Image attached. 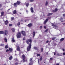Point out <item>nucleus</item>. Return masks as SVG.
I'll return each mask as SVG.
<instances>
[{"mask_svg": "<svg viewBox=\"0 0 65 65\" xmlns=\"http://www.w3.org/2000/svg\"><path fill=\"white\" fill-rule=\"evenodd\" d=\"M29 42L30 43L29 44L28 46L27 47V51H30L31 46H32V43H31L32 42V40L31 39H27V40L26 41V43L28 44L29 43Z\"/></svg>", "mask_w": 65, "mask_h": 65, "instance_id": "nucleus-1", "label": "nucleus"}, {"mask_svg": "<svg viewBox=\"0 0 65 65\" xmlns=\"http://www.w3.org/2000/svg\"><path fill=\"white\" fill-rule=\"evenodd\" d=\"M8 31L7 30H5L4 32L3 31H0V34H5V35H6L7 34H8Z\"/></svg>", "mask_w": 65, "mask_h": 65, "instance_id": "nucleus-2", "label": "nucleus"}, {"mask_svg": "<svg viewBox=\"0 0 65 65\" xmlns=\"http://www.w3.org/2000/svg\"><path fill=\"white\" fill-rule=\"evenodd\" d=\"M21 34H22L21 33V32H18L17 35V38H21Z\"/></svg>", "mask_w": 65, "mask_h": 65, "instance_id": "nucleus-3", "label": "nucleus"}, {"mask_svg": "<svg viewBox=\"0 0 65 65\" xmlns=\"http://www.w3.org/2000/svg\"><path fill=\"white\" fill-rule=\"evenodd\" d=\"M50 19H51V17H48L45 21L44 22V24H46L48 22V20H50Z\"/></svg>", "mask_w": 65, "mask_h": 65, "instance_id": "nucleus-4", "label": "nucleus"}, {"mask_svg": "<svg viewBox=\"0 0 65 65\" xmlns=\"http://www.w3.org/2000/svg\"><path fill=\"white\" fill-rule=\"evenodd\" d=\"M22 61L23 62H25V55L23 54V55H22Z\"/></svg>", "mask_w": 65, "mask_h": 65, "instance_id": "nucleus-5", "label": "nucleus"}, {"mask_svg": "<svg viewBox=\"0 0 65 65\" xmlns=\"http://www.w3.org/2000/svg\"><path fill=\"white\" fill-rule=\"evenodd\" d=\"M52 11L53 12H56L58 11V9L57 8H56L55 9L53 10Z\"/></svg>", "mask_w": 65, "mask_h": 65, "instance_id": "nucleus-6", "label": "nucleus"}, {"mask_svg": "<svg viewBox=\"0 0 65 65\" xmlns=\"http://www.w3.org/2000/svg\"><path fill=\"white\" fill-rule=\"evenodd\" d=\"M8 21L6 20L5 21V25H8Z\"/></svg>", "mask_w": 65, "mask_h": 65, "instance_id": "nucleus-7", "label": "nucleus"}, {"mask_svg": "<svg viewBox=\"0 0 65 65\" xmlns=\"http://www.w3.org/2000/svg\"><path fill=\"white\" fill-rule=\"evenodd\" d=\"M30 10L32 13H33V12H34V11L33 10V8L32 7H31V8Z\"/></svg>", "mask_w": 65, "mask_h": 65, "instance_id": "nucleus-8", "label": "nucleus"}, {"mask_svg": "<svg viewBox=\"0 0 65 65\" xmlns=\"http://www.w3.org/2000/svg\"><path fill=\"white\" fill-rule=\"evenodd\" d=\"M21 33L22 35L23 36H25V31H21Z\"/></svg>", "mask_w": 65, "mask_h": 65, "instance_id": "nucleus-9", "label": "nucleus"}, {"mask_svg": "<svg viewBox=\"0 0 65 65\" xmlns=\"http://www.w3.org/2000/svg\"><path fill=\"white\" fill-rule=\"evenodd\" d=\"M13 14H15L17 13V11L16 10H14L13 12Z\"/></svg>", "mask_w": 65, "mask_h": 65, "instance_id": "nucleus-10", "label": "nucleus"}, {"mask_svg": "<svg viewBox=\"0 0 65 65\" xmlns=\"http://www.w3.org/2000/svg\"><path fill=\"white\" fill-rule=\"evenodd\" d=\"M51 24H52V26H53V27H56V24H55V23H52Z\"/></svg>", "mask_w": 65, "mask_h": 65, "instance_id": "nucleus-11", "label": "nucleus"}, {"mask_svg": "<svg viewBox=\"0 0 65 65\" xmlns=\"http://www.w3.org/2000/svg\"><path fill=\"white\" fill-rule=\"evenodd\" d=\"M53 14V13H49L47 15V17H48V16H50V15H51L52 14Z\"/></svg>", "mask_w": 65, "mask_h": 65, "instance_id": "nucleus-12", "label": "nucleus"}, {"mask_svg": "<svg viewBox=\"0 0 65 65\" xmlns=\"http://www.w3.org/2000/svg\"><path fill=\"white\" fill-rule=\"evenodd\" d=\"M17 51H20V49L19 46H17Z\"/></svg>", "mask_w": 65, "mask_h": 65, "instance_id": "nucleus-13", "label": "nucleus"}, {"mask_svg": "<svg viewBox=\"0 0 65 65\" xmlns=\"http://www.w3.org/2000/svg\"><path fill=\"white\" fill-rule=\"evenodd\" d=\"M11 30L13 32H14L15 29L14 28H12L11 29Z\"/></svg>", "mask_w": 65, "mask_h": 65, "instance_id": "nucleus-14", "label": "nucleus"}, {"mask_svg": "<svg viewBox=\"0 0 65 65\" xmlns=\"http://www.w3.org/2000/svg\"><path fill=\"white\" fill-rule=\"evenodd\" d=\"M13 5L14 7H17V4L16 3H14Z\"/></svg>", "mask_w": 65, "mask_h": 65, "instance_id": "nucleus-15", "label": "nucleus"}, {"mask_svg": "<svg viewBox=\"0 0 65 65\" xmlns=\"http://www.w3.org/2000/svg\"><path fill=\"white\" fill-rule=\"evenodd\" d=\"M33 37H35V32L34 31L33 32Z\"/></svg>", "mask_w": 65, "mask_h": 65, "instance_id": "nucleus-16", "label": "nucleus"}, {"mask_svg": "<svg viewBox=\"0 0 65 65\" xmlns=\"http://www.w3.org/2000/svg\"><path fill=\"white\" fill-rule=\"evenodd\" d=\"M9 51H10V52H12V51H13V49H12V48H9Z\"/></svg>", "mask_w": 65, "mask_h": 65, "instance_id": "nucleus-17", "label": "nucleus"}, {"mask_svg": "<svg viewBox=\"0 0 65 65\" xmlns=\"http://www.w3.org/2000/svg\"><path fill=\"white\" fill-rule=\"evenodd\" d=\"M16 4L18 5H19L20 4V1H18L17 2Z\"/></svg>", "mask_w": 65, "mask_h": 65, "instance_id": "nucleus-18", "label": "nucleus"}, {"mask_svg": "<svg viewBox=\"0 0 65 65\" xmlns=\"http://www.w3.org/2000/svg\"><path fill=\"white\" fill-rule=\"evenodd\" d=\"M32 24L31 23H29L28 25V27H31L32 26Z\"/></svg>", "mask_w": 65, "mask_h": 65, "instance_id": "nucleus-19", "label": "nucleus"}, {"mask_svg": "<svg viewBox=\"0 0 65 65\" xmlns=\"http://www.w3.org/2000/svg\"><path fill=\"white\" fill-rule=\"evenodd\" d=\"M9 59L10 60H11L12 59V56H11L9 58Z\"/></svg>", "mask_w": 65, "mask_h": 65, "instance_id": "nucleus-20", "label": "nucleus"}, {"mask_svg": "<svg viewBox=\"0 0 65 65\" xmlns=\"http://www.w3.org/2000/svg\"><path fill=\"white\" fill-rule=\"evenodd\" d=\"M4 15V12L2 11L1 13V16H3Z\"/></svg>", "mask_w": 65, "mask_h": 65, "instance_id": "nucleus-21", "label": "nucleus"}, {"mask_svg": "<svg viewBox=\"0 0 65 65\" xmlns=\"http://www.w3.org/2000/svg\"><path fill=\"white\" fill-rule=\"evenodd\" d=\"M34 48L35 50H38V49L37 48V47H34Z\"/></svg>", "mask_w": 65, "mask_h": 65, "instance_id": "nucleus-22", "label": "nucleus"}, {"mask_svg": "<svg viewBox=\"0 0 65 65\" xmlns=\"http://www.w3.org/2000/svg\"><path fill=\"white\" fill-rule=\"evenodd\" d=\"M25 5H26V6H27V7H28V6H29V3H25Z\"/></svg>", "mask_w": 65, "mask_h": 65, "instance_id": "nucleus-23", "label": "nucleus"}, {"mask_svg": "<svg viewBox=\"0 0 65 65\" xmlns=\"http://www.w3.org/2000/svg\"><path fill=\"white\" fill-rule=\"evenodd\" d=\"M64 40V38H62L61 39H60V41H61H61H63V40Z\"/></svg>", "mask_w": 65, "mask_h": 65, "instance_id": "nucleus-24", "label": "nucleus"}, {"mask_svg": "<svg viewBox=\"0 0 65 65\" xmlns=\"http://www.w3.org/2000/svg\"><path fill=\"white\" fill-rule=\"evenodd\" d=\"M14 17H11V21H13V20H14Z\"/></svg>", "mask_w": 65, "mask_h": 65, "instance_id": "nucleus-25", "label": "nucleus"}, {"mask_svg": "<svg viewBox=\"0 0 65 65\" xmlns=\"http://www.w3.org/2000/svg\"><path fill=\"white\" fill-rule=\"evenodd\" d=\"M32 58H30V59H29V62H33V61H32Z\"/></svg>", "mask_w": 65, "mask_h": 65, "instance_id": "nucleus-26", "label": "nucleus"}, {"mask_svg": "<svg viewBox=\"0 0 65 65\" xmlns=\"http://www.w3.org/2000/svg\"><path fill=\"white\" fill-rule=\"evenodd\" d=\"M4 40L6 42L7 41V38H5L4 39Z\"/></svg>", "mask_w": 65, "mask_h": 65, "instance_id": "nucleus-27", "label": "nucleus"}, {"mask_svg": "<svg viewBox=\"0 0 65 65\" xmlns=\"http://www.w3.org/2000/svg\"><path fill=\"white\" fill-rule=\"evenodd\" d=\"M20 25H21V23H20V22H18L17 24V26H20Z\"/></svg>", "mask_w": 65, "mask_h": 65, "instance_id": "nucleus-28", "label": "nucleus"}, {"mask_svg": "<svg viewBox=\"0 0 65 65\" xmlns=\"http://www.w3.org/2000/svg\"><path fill=\"white\" fill-rule=\"evenodd\" d=\"M48 31V29H47L46 30H45L44 32H47Z\"/></svg>", "mask_w": 65, "mask_h": 65, "instance_id": "nucleus-29", "label": "nucleus"}, {"mask_svg": "<svg viewBox=\"0 0 65 65\" xmlns=\"http://www.w3.org/2000/svg\"><path fill=\"white\" fill-rule=\"evenodd\" d=\"M32 63H33V62H32V61H31L30 63H29V65H32Z\"/></svg>", "mask_w": 65, "mask_h": 65, "instance_id": "nucleus-30", "label": "nucleus"}, {"mask_svg": "<svg viewBox=\"0 0 65 65\" xmlns=\"http://www.w3.org/2000/svg\"><path fill=\"white\" fill-rule=\"evenodd\" d=\"M55 38H56V37H54V38H52V40H55V39H56Z\"/></svg>", "mask_w": 65, "mask_h": 65, "instance_id": "nucleus-31", "label": "nucleus"}, {"mask_svg": "<svg viewBox=\"0 0 65 65\" xmlns=\"http://www.w3.org/2000/svg\"><path fill=\"white\" fill-rule=\"evenodd\" d=\"M48 4V2H47V1H46V4H45V6H46Z\"/></svg>", "mask_w": 65, "mask_h": 65, "instance_id": "nucleus-32", "label": "nucleus"}, {"mask_svg": "<svg viewBox=\"0 0 65 65\" xmlns=\"http://www.w3.org/2000/svg\"><path fill=\"white\" fill-rule=\"evenodd\" d=\"M43 48H42L41 49V52H43Z\"/></svg>", "mask_w": 65, "mask_h": 65, "instance_id": "nucleus-33", "label": "nucleus"}, {"mask_svg": "<svg viewBox=\"0 0 65 65\" xmlns=\"http://www.w3.org/2000/svg\"><path fill=\"white\" fill-rule=\"evenodd\" d=\"M37 57H39L40 56V54H37Z\"/></svg>", "mask_w": 65, "mask_h": 65, "instance_id": "nucleus-34", "label": "nucleus"}, {"mask_svg": "<svg viewBox=\"0 0 65 65\" xmlns=\"http://www.w3.org/2000/svg\"><path fill=\"white\" fill-rule=\"evenodd\" d=\"M8 48V46L7 45H6L5 46V48Z\"/></svg>", "mask_w": 65, "mask_h": 65, "instance_id": "nucleus-35", "label": "nucleus"}, {"mask_svg": "<svg viewBox=\"0 0 65 65\" xmlns=\"http://www.w3.org/2000/svg\"><path fill=\"white\" fill-rule=\"evenodd\" d=\"M42 60V57H41L40 58V61H41Z\"/></svg>", "mask_w": 65, "mask_h": 65, "instance_id": "nucleus-36", "label": "nucleus"}, {"mask_svg": "<svg viewBox=\"0 0 65 65\" xmlns=\"http://www.w3.org/2000/svg\"><path fill=\"white\" fill-rule=\"evenodd\" d=\"M12 42H15V41L14 40H12Z\"/></svg>", "mask_w": 65, "mask_h": 65, "instance_id": "nucleus-37", "label": "nucleus"}, {"mask_svg": "<svg viewBox=\"0 0 65 65\" xmlns=\"http://www.w3.org/2000/svg\"><path fill=\"white\" fill-rule=\"evenodd\" d=\"M25 62H27V59L25 58Z\"/></svg>", "mask_w": 65, "mask_h": 65, "instance_id": "nucleus-38", "label": "nucleus"}, {"mask_svg": "<svg viewBox=\"0 0 65 65\" xmlns=\"http://www.w3.org/2000/svg\"><path fill=\"white\" fill-rule=\"evenodd\" d=\"M4 44H1V46H4Z\"/></svg>", "mask_w": 65, "mask_h": 65, "instance_id": "nucleus-39", "label": "nucleus"}, {"mask_svg": "<svg viewBox=\"0 0 65 65\" xmlns=\"http://www.w3.org/2000/svg\"><path fill=\"white\" fill-rule=\"evenodd\" d=\"M12 26V24H9V26L10 27V26Z\"/></svg>", "mask_w": 65, "mask_h": 65, "instance_id": "nucleus-40", "label": "nucleus"}, {"mask_svg": "<svg viewBox=\"0 0 65 65\" xmlns=\"http://www.w3.org/2000/svg\"><path fill=\"white\" fill-rule=\"evenodd\" d=\"M18 63L15 62V65H18Z\"/></svg>", "mask_w": 65, "mask_h": 65, "instance_id": "nucleus-41", "label": "nucleus"}, {"mask_svg": "<svg viewBox=\"0 0 65 65\" xmlns=\"http://www.w3.org/2000/svg\"><path fill=\"white\" fill-rule=\"evenodd\" d=\"M40 29H42V26H40Z\"/></svg>", "mask_w": 65, "mask_h": 65, "instance_id": "nucleus-42", "label": "nucleus"}, {"mask_svg": "<svg viewBox=\"0 0 65 65\" xmlns=\"http://www.w3.org/2000/svg\"><path fill=\"white\" fill-rule=\"evenodd\" d=\"M30 2H33L34 0H30Z\"/></svg>", "mask_w": 65, "mask_h": 65, "instance_id": "nucleus-43", "label": "nucleus"}, {"mask_svg": "<svg viewBox=\"0 0 65 65\" xmlns=\"http://www.w3.org/2000/svg\"><path fill=\"white\" fill-rule=\"evenodd\" d=\"M50 60L51 61H52V60H53V58H51L50 59Z\"/></svg>", "mask_w": 65, "mask_h": 65, "instance_id": "nucleus-44", "label": "nucleus"}, {"mask_svg": "<svg viewBox=\"0 0 65 65\" xmlns=\"http://www.w3.org/2000/svg\"><path fill=\"white\" fill-rule=\"evenodd\" d=\"M44 29H46V26H44Z\"/></svg>", "mask_w": 65, "mask_h": 65, "instance_id": "nucleus-45", "label": "nucleus"}, {"mask_svg": "<svg viewBox=\"0 0 65 65\" xmlns=\"http://www.w3.org/2000/svg\"><path fill=\"white\" fill-rule=\"evenodd\" d=\"M2 7V5L0 4V8H1Z\"/></svg>", "mask_w": 65, "mask_h": 65, "instance_id": "nucleus-46", "label": "nucleus"}, {"mask_svg": "<svg viewBox=\"0 0 65 65\" xmlns=\"http://www.w3.org/2000/svg\"><path fill=\"white\" fill-rule=\"evenodd\" d=\"M63 17H64V18H65V14H63Z\"/></svg>", "mask_w": 65, "mask_h": 65, "instance_id": "nucleus-47", "label": "nucleus"}, {"mask_svg": "<svg viewBox=\"0 0 65 65\" xmlns=\"http://www.w3.org/2000/svg\"><path fill=\"white\" fill-rule=\"evenodd\" d=\"M9 51V50L8 49L7 50H6V52H7H7H8Z\"/></svg>", "mask_w": 65, "mask_h": 65, "instance_id": "nucleus-48", "label": "nucleus"}, {"mask_svg": "<svg viewBox=\"0 0 65 65\" xmlns=\"http://www.w3.org/2000/svg\"><path fill=\"white\" fill-rule=\"evenodd\" d=\"M63 55H65V52H64L63 53Z\"/></svg>", "mask_w": 65, "mask_h": 65, "instance_id": "nucleus-49", "label": "nucleus"}, {"mask_svg": "<svg viewBox=\"0 0 65 65\" xmlns=\"http://www.w3.org/2000/svg\"><path fill=\"white\" fill-rule=\"evenodd\" d=\"M46 43H48V40H47L46 42Z\"/></svg>", "mask_w": 65, "mask_h": 65, "instance_id": "nucleus-50", "label": "nucleus"}, {"mask_svg": "<svg viewBox=\"0 0 65 65\" xmlns=\"http://www.w3.org/2000/svg\"><path fill=\"white\" fill-rule=\"evenodd\" d=\"M10 9H9L8 10H7V11H9V10H10Z\"/></svg>", "mask_w": 65, "mask_h": 65, "instance_id": "nucleus-51", "label": "nucleus"}, {"mask_svg": "<svg viewBox=\"0 0 65 65\" xmlns=\"http://www.w3.org/2000/svg\"><path fill=\"white\" fill-rule=\"evenodd\" d=\"M62 51H65V50H64V48H62Z\"/></svg>", "mask_w": 65, "mask_h": 65, "instance_id": "nucleus-52", "label": "nucleus"}, {"mask_svg": "<svg viewBox=\"0 0 65 65\" xmlns=\"http://www.w3.org/2000/svg\"><path fill=\"white\" fill-rule=\"evenodd\" d=\"M63 18H61L60 19V21L62 20H63Z\"/></svg>", "mask_w": 65, "mask_h": 65, "instance_id": "nucleus-53", "label": "nucleus"}, {"mask_svg": "<svg viewBox=\"0 0 65 65\" xmlns=\"http://www.w3.org/2000/svg\"><path fill=\"white\" fill-rule=\"evenodd\" d=\"M26 12H28V11L27 10H26Z\"/></svg>", "mask_w": 65, "mask_h": 65, "instance_id": "nucleus-54", "label": "nucleus"}, {"mask_svg": "<svg viewBox=\"0 0 65 65\" xmlns=\"http://www.w3.org/2000/svg\"><path fill=\"white\" fill-rule=\"evenodd\" d=\"M54 55H56V53L55 52L54 53Z\"/></svg>", "mask_w": 65, "mask_h": 65, "instance_id": "nucleus-55", "label": "nucleus"}, {"mask_svg": "<svg viewBox=\"0 0 65 65\" xmlns=\"http://www.w3.org/2000/svg\"><path fill=\"white\" fill-rule=\"evenodd\" d=\"M2 9H3V8L1 9L0 10H2Z\"/></svg>", "mask_w": 65, "mask_h": 65, "instance_id": "nucleus-56", "label": "nucleus"}, {"mask_svg": "<svg viewBox=\"0 0 65 65\" xmlns=\"http://www.w3.org/2000/svg\"><path fill=\"white\" fill-rule=\"evenodd\" d=\"M12 40H14V37H13L12 38Z\"/></svg>", "mask_w": 65, "mask_h": 65, "instance_id": "nucleus-57", "label": "nucleus"}, {"mask_svg": "<svg viewBox=\"0 0 65 65\" xmlns=\"http://www.w3.org/2000/svg\"><path fill=\"white\" fill-rule=\"evenodd\" d=\"M62 24H63V25H65V23H62Z\"/></svg>", "mask_w": 65, "mask_h": 65, "instance_id": "nucleus-58", "label": "nucleus"}, {"mask_svg": "<svg viewBox=\"0 0 65 65\" xmlns=\"http://www.w3.org/2000/svg\"><path fill=\"white\" fill-rule=\"evenodd\" d=\"M23 40H25V38H23Z\"/></svg>", "mask_w": 65, "mask_h": 65, "instance_id": "nucleus-59", "label": "nucleus"}, {"mask_svg": "<svg viewBox=\"0 0 65 65\" xmlns=\"http://www.w3.org/2000/svg\"><path fill=\"white\" fill-rule=\"evenodd\" d=\"M61 22H63V21H61Z\"/></svg>", "mask_w": 65, "mask_h": 65, "instance_id": "nucleus-60", "label": "nucleus"}, {"mask_svg": "<svg viewBox=\"0 0 65 65\" xmlns=\"http://www.w3.org/2000/svg\"><path fill=\"white\" fill-rule=\"evenodd\" d=\"M44 63H45V62H44Z\"/></svg>", "mask_w": 65, "mask_h": 65, "instance_id": "nucleus-61", "label": "nucleus"}, {"mask_svg": "<svg viewBox=\"0 0 65 65\" xmlns=\"http://www.w3.org/2000/svg\"><path fill=\"white\" fill-rule=\"evenodd\" d=\"M35 19H36V18H35Z\"/></svg>", "mask_w": 65, "mask_h": 65, "instance_id": "nucleus-62", "label": "nucleus"}, {"mask_svg": "<svg viewBox=\"0 0 65 65\" xmlns=\"http://www.w3.org/2000/svg\"><path fill=\"white\" fill-rule=\"evenodd\" d=\"M4 65H6V64H4Z\"/></svg>", "mask_w": 65, "mask_h": 65, "instance_id": "nucleus-63", "label": "nucleus"}, {"mask_svg": "<svg viewBox=\"0 0 65 65\" xmlns=\"http://www.w3.org/2000/svg\"><path fill=\"white\" fill-rule=\"evenodd\" d=\"M25 35H26V34H25Z\"/></svg>", "mask_w": 65, "mask_h": 65, "instance_id": "nucleus-64", "label": "nucleus"}]
</instances>
